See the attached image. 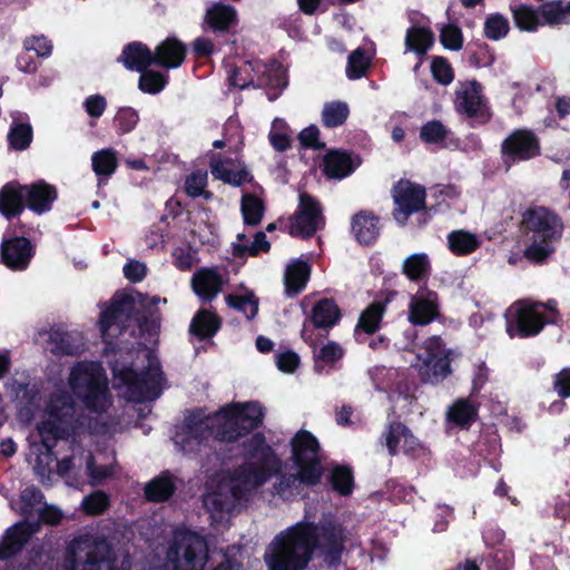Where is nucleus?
<instances>
[{
    "label": "nucleus",
    "instance_id": "nucleus-1",
    "mask_svg": "<svg viewBox=\"0 0 570 570\" xmlns=\"http://www.w3.org/2000/svg\"><path fill=\"white\" fill-rule=\"evenodd\" d=\"M246 461L233 474L224 478L218 489L208 493L204 504L214 522H222L242 501L279 473L282 462L261 433L245 444Z\"/></svg>",
    "mask_w": 570,
    "mask_h": 570
},
{
    "label": "nucleus",
    "instance_id": "nucleus-2",
    "mask_svg": "<svg viewBox=\"0 0 570 570\" xmlns=\"http://www.w3.org/2000/svg\"><path fill=\"white\" fill-rule=\"evenodd\" d=\"M345 540L341 524L324 520L320 524L301 521L278 533L267 546L264 561L268 570H304L314 549L336 560Z\"/></svg>",
    "mask_w": 570,
    "mask_h": 570
},
{
    "label": "nucleus",
    "instance_id": "nucleus-3",
    "mask_svg": "<svg viewBox=\"0 0 570 570\" xmlns=\"http://www.w3.org/2000/svg\"><path fill=\"white\" fill-rule=\"evenodd\" d=\"M89 426L87 415L68 394L59 387L50 396L37 430L29 436V458L42 483L51 481L57 472L52 448L58 440L75 435L78 430Z\"/></svg>",
    "mask_w": 570,
    "mask_h": 570
},
{
    "label": "nucleus",
    "instance_id": "nucleus-4",
    "mask_svg": "<svg viewBox=\"0 0 570 570\" xmlns=\"http://www.w3.org/2000/svg\"><path fill=\"white\" fill-rule=\"evenodd\" d=\"M264 416L257 402L233 403L223 407L213 416L200 414L186 417L177 426L174 443L185 453H198L208 445V436L222 441H236L257 428Z\"/></svg>",
    "mask_w": 570,
    "mask_h": 570
},
{
    "label": "nucleus",
    "instance_id": "nucleus-5",
    "mask_svg": "<svg viewBox=\"0 0 570 570\" xmlns=\"http://www.w3.org/2000/svg\"><path fill=\"white\" fill-rule=\"evenodd\" d=\"M291 446L295 472L282 474L275 485V492L286 499L299 494L303 485L317 484L323 474L320 444L312 433L298 431L292 439Z\"/></svg>",
    "mask_w": 570,
    "mask_h": 570
},
{
    "label": "nucleus",
    "instance_id": "nucleus-6",
    "mask_svg": "<svg viewBox=\"0 0 570 570\" xmlns=\"http://www.w3.org/2000/svg\"><path fill=\"white\" fill-rule=\"evenodd\" d=\"M68 386L89 413H104L111 405L107 376L98 362H79L72 366Z\"/></svg>",
    "mask_w": 570,
    "mask_h": 570
},
{
    "label": "nucleus",
    "instance_id": "nucleus-7",
    "mask_svg": "<svg viewBox=\"0 0 570 570\" xmlns=\"http://www.w3.org/2000/svg\"><path fill=\"white\" fill-rule=\"evenodd\" d=\"M523 224L529 240L524 256L533 262H543L561 237L563 225L560 217L546 207H535L524 214Z\"/></svg>",
    "mask_w": 570,
    "mask_h": 570
},
{
    "label": "nucleus",
    "instance_id": "nucleus-8",
    "mask_svg": "<svg viewBox=\"0 0 570 570\" xmlns=\"http://www.w3.org/2000/svg\"><path fill=\"white\" fill-rule=\"evenodd\" d=\"M66 567L68 570H129V562L111 558V551L104 540L85 534L69 543Z\"/></svg>",
    "mask_w": 570,
    "mask_h": 570
},
{
    "label": "nucleus",
    "instance_id": "nucleus-9",
    "mask_svg": "<svg viewBox=\"0 0 570 570\" xmlns=\"http://www.w3.org/2000/svg\"><path fill=\"white\" fill-rule=\"evenodd\" d=\"M114 387L128 401L142 402L159 396L163 385V373L158 362L151 360L146 372L138 375L131 366L120 363L112 364Z\"/></svg>",
    "mask_w": 570,
    "mask_h": 570
},
{
    "label": "nucleus",
    "instance_id": "nucleus-10",
    "mask_svg": "<svg viewBox=\"0 0 570 570\" xmlns=\"http://www.w3.org/2000/svg\"><path fill=\"white\" fill-rule=\"evenodd\" d=\"M509 335L528 337L541 332L544 324L558 321L557 303L514 302L504 314Z\"/></svg>",
    "mask_w": 570,
    "mask_h": 570
},
{
    "label": "nucleus",
    "instance_id": "nucleus-11",
    "mask_svg": "<svg viewBox=\"0 0 570 570\" xmlns=\"http://www.w3.org/2000/svg\"><path fill=\"white\" fill-rule=\"evenodd\" d=\"M208 559V547L198 533L177 529L167 551L166 570H204Z\"/></svg>",
    "mask_w": 570,
    "mask_h": 570
},
{
    "label": "nucleus",
    "instance_id": "nucleus-12",
    "mask_svg": "<svg viewBox=\"0 0 570 570\" xmlns=\"http://www.w3.org/2000/svg\"><path fill=\"white\" fill-rule=\"evenodd\" d=\"M450 355L451 351L439 336L425 340L415 365L422 380L432 384L443 381L451 373Z\"/></svg>",
    "mask_w": 570,
    "mask_h": 570
},
{
    "label": "nucleus",
    "instance_id": "nucleus-13",
    "mask_svg": "<svg viewBox=\"0 0 570 570\" xmlns=\"http://www.w3.org/2000/svg\"><path fill=\"white\" fill-rule=\"evenodd\" d=\"M324 224L323 209L318 200L306 193H301L297 210L289 218V234L306 238L323 228Z\"/></svg>",
    "mask_w": 570,
    "mask_h": 570
},
{
    "label": "nucleus",
    "instance_id": "nucleus-14",
    "mask_svg": "<svg viewBox=\"0 0 570 570\" xmlns=\"http://www.w3.org/2000/svg\"><path fill=\"white\" fill-rule=\"evenodd\" d=\"M501 151L504 165L510 168L515 163L527 161L539 156L540 140L529 129H517L503 140Z\"/></svg>",
    "mask_w": 570,
    "mask_h": 570
},
{
    "label": "nucleus",
    "instance_id": "nucleus-15",
    "mask_svg": "<svg viewBox=\"0 0 570 570\" xmlns=\"http://www.w3.org/2000/svg\"><path fill=\"white\" fill-rule=\"evenodd\" d=\"M392 197L395 204L394 218L404 225L409 216L425 204V189L409 180H400L392 189Z\"/></svg>",
    "mask_w": 570,
    "mask_h": 570
},
{
    "label": "nucleus",
    "instance_id": "nucleus-16",
    "mask_svg": "<svg viewBox=\"0 0 570 570\" xmlns=\"http://www.w3.org/2000/svg\"><path fill=\"white\" fill-rule=\"evenodd\" d=\"M131 312L132 302L127 297L114 301L101 312L98 325L101 337L108 345L127 326L126 323L129 322Z\"/></svg>",
    "mask_w": 570,
    "mask_h": 570
},
{
    "label": "nucleus",
    "instance_id": "nucleus-17",
    "mask_svg": "<svg viewBox=\"0 0 570 570\" xmlns=\"http://www.w3.org/2000/svg\"><path fill=\"white\" fill-rule=\"evenodd\" d=\"M439 315L438 294L428 288H420L411 296L409 303V321L413 325H428Z\"/></svg>",
    "mask_w": 570,
    "mask_h": 570
},
{
    "label": "nucleus",
    "instance_id": "nucleus-18",
    "mask_svg": "<svg viewBox=\"0 0 570 570\" xmlns=\"http://www.w3.org/2000/svg\"><path fill=\"white\" fill-rule=\"evenodd\" d=\"M33 255L35 248L26 237H11L3 240L0 247L1 262L16 272L27 269Z\"/></svg>",
    "mask_w": 570,
    "mask_h": 570
},
{
    "label": "nucleus",
    "instance_id": "nucleus-19",
    "mask_svg": "<svg viewBox=\"0 0 570 570\" xmlns=\"http://www.w3.org/2000/svg\"><path fill=\"white\" fill-rule=\"evenodd\" d=\"M340 320V309L337 305L331 299H321L315 304L312 311V324H304L302 328V338L309 344L315 346L316 337L314 336V327L316 328H328L334 326Z\"/></svg>",
    "mask_w": 570,
    "mask_h": 570
},
{
    "label": "nucleus",
    "instance_id": "nucleus-20",
    "mask_svg": "<svg viewBox=\"0 0 570 570\" xmlns=\"http://www.w3.org/2000/svg\"><path fill=\"white\" fill-rule=\"evenodd\" d=\"M116 473L114 452H97L86 454V472L88 483L98 485L114 478Z\"/></svg>",
    "mask_w": 570,
    "mask_h": 570
},
{
    "label": "nucleus",
    "instance_id": "nucleus-21",
    "mask_svg": "<svg viewBox=\"0 0 570 570\" xmlns=\"http://www.w3.org/2000/svg\"><path fill=\"white\" fill-rule=\"evenodd\" d=\"M455 109L469 117L480 114L484 101L481 95V86L476 81L460 83L455 92Z\"/></svg>",
    "mask_w": 570,
    "mask_h": 570
},
{
    "label": "nucleus",
    "instance_id": "nucleus-22",
    "mask_svg": "<svg viewBox=\"0 0 570 570\" xmlns=\"http://www.w3.org/2000/svg\"><path fill=\"white\" fill-rule=\"evenodd\" d=\"M224 281L222 275L214 268L203 267L191 277L194 293L204 301H212L222 291Z\"/></svg>",
    "mask_w": 570,
    "mask_h": 570
},
{
    "label": "nucleus",
    "instance_id": "nucleus-23",
    "mask_svg": "<svg viewBox=\"0 0 570 570\" xmlns=\"http://www.w3.org/2000/svg\"><path fill=\"white\" fill-rule=\"evenodd\" d=\"M35 531L36 525L28 522H19L9 528L0 540V560L17 553Z\"/></svg>",
    "mask_w": 570,
    "mask_h": 570
},
{
    "label": "nucleus",
    "instance_id": "nucleus-24",
    "mask_svg": "<svg viewBox=\"0 0 570 570\" xmlns=\"http://www.w3.org/2000/svg\"><path fill=\"white\" fill-rule=\"evenodd\" d=\"M385 442L390 454L395 455L400 452L410 453L417 446V439L402 423H392L386 433Z\"/></svg>",
    "mask_w": 570,
    "mask_h": 570
},
{
    "label": "nucleus",
    "instance_id": "nucleus-25",
    "mask_svg": "<svg viewBox=\"0 0 570 570\" xmlns=\"http://www.w3.org/2000/svg\"><path fill=\"white\" fill-rule=\"evenodd\" d=\"M212 175L233 186H240L252 180V176L248 170L234 161L226 160H213L210 164Z\"/></svg>",
    "mask_w": 570,
    "mask_h": 570
},
{
    "label": "nucleus",
    "instance_id": "nucleus-26",
    "mask_svg": "<svg viewBox=\"0 0 570 570\" xmlns=\"http://www.w3.org/2000/svg\"><path fill=\"white\" fill-rule=\"evenodd\" d=\"M24 193L27 195L28 207L38 214L48 212L57 198L56 188L45 181H38L27 186Z\"/></svg>",
    "mask_w": 570,
    "mask_h": 570
},
{
    "label": "nucleus",
    "instance_id": "nucleus-27",
    "mask_svg": "<svg viewBox=\"0 0 570 570\" xmlns=\"http://www.w3.org/2000/svg\"><path fill=\"white\" fill-rule=\"evenodd\" d=\"M186 48L175 38H167L155 50V63L165 68H177L185 59Z\"/></svg>",
    "mask_w": 570,
    "mask_h": 570
},
{
    "label": "nucleus",
    "instance_id": "nucleus-28",
    "mask_svg": "<svg viewBox=\"0 0 570 570\" xmlns=\"http://www.w3.org/2000/svg\"><path fill=\"white\" fill-rule=\"evenodd\" d=\"M478 416L476 406L466 399L454 401L445 412L449 425L460 429H469Z\"/></svg>",
    "mask_w": 570,
    "mask_h": 570
},
{
    "label": "nucleus",
    "instance_id": "nucleus-29",
    "mask_svg": "<svg viewBox=\"0 0 570 570\" xmlns=\"http://www.w3.org/2000/svg\"><path fill=\"white\" fill-rule=\"evenodd\" d=\"M27 186L14 184L6 185L0 191V212L7 216H16L23 209V202H27Z\"/></svg>",
    "mask_w": 570,
    "mask_h": 570
},
{
    "label": "nucleus",
    "instance_id": "nucleus-30",
    "mask_svg": "<svg viewBox=\"0 0 570 570\" xmlns=\"http://www.w3.org/2000/svg\"><path fill=\"white\" fill-rule=\"evenodd\" d=\"M49 337L50 350L55 354L73 355L85 346L82 336L77 332L52 331Z\"/></svg>",
    "mask_w": 570,
    "mask_h": 570
},
{
    "label": "nucleus",
    "instance_id": "nucleus-31",
    "mask_svg": "<svg viewBox=\"0 0 570 570\" xmlns=\"http://www.w3.org/2000/svg\"><path fill=\"white\" fill-rule=\"evenodd\" d=\"M311 274L309 265L301 259L293 261L284 275L285 289L288 295H296L304 289Z\"/></svg>",
    "mask_w": 570,
    "mask_h": 570
},
{
    "label": "nucleus",
    "instance_id": "nucleus-32",
    "mask_svg": "<svg viewBox=\"0 0 570 570\" xmlns=\"http://www.w3.org/2000/svg\"><path fill=\"white\" fill-rule=\"evenodd\" d=\"M446 239L448 248L458 256L470 255L482 245V238L479 235L464 229L451 232Z\"/></svg>",
    "mask_w": 570,
    "mask_h": 570
},
{
    "label": "nucleus",
    "instance_id": "nucleus-33",
    "mask_svg": "<svg viewBox=\"0 0 570 570\" xmlns=\"http://www.w3.org/2000/svg\"><path fill=\"white\" fill-rule=\"evenodd\" d=\"M121 60L128 69L137 71H144L155 62L154 53L140 42L128 45L122 51Z\"/></svg>",
    "mask_w": 570,
    "mask_h": 570
},
{
    "label": "nucleus",
    "instance_id": "nucleus-34",
    "mask_svg": "<svg viewBox=\"0 0 570 570\" xmlns=\"http://www.w3.org/2000/svg\"><path fill=\"white\" fill-rule=\"evenodd\" d=\"M352 230L360 243L371 244L379 236V220L372 213L361 212L353 218Z\"/></svg>",
    "mask_w": 570,
    "mask_h": 570
},
{
    "label": "nucleus",
    "instance_id": "nucleus-35",
    "mask_svg": "<svg viewBox=\"0 0 570 570\" xmlns=\"http://www.w3.org/2000/svg\"><path fill=\"white\" fill-rule=\"evenodd\" d=\"M56 470L68 483L78 482L81 471H86V455H83L78 445H73L72 454L57 461Z\"/></svg>",
    "mask_w": 570,
    "mask_h": 570
},
{
    "label": "nucleus",
    "instance_id": "nucleus-36",
    "mask_svg": "<svg viewBox=\"0 0 570 570\" xmlns=\"http://www.w3.org/2000/svg\"><path fill=\"white\" fill-rule=\"evenodd\" d=\"M355 168L350 155L341 151L328 153L324 159L325 174L331 178H344Z\"/></svg>",
    "mask_w": 570,
    "mask_h": 570
},
{
    "label": "nucleus",
    "instance_id": "nucleus-37",
    "mask_svg": "<svg viewBox=\"0 0 570 570\" xmlns=\"http://www.w3.org/2000/svg\"><path fill=\"white\" fill-rule=\"evenodd\" d=\"M431 261L425 253L409 255L402 263V272L410 281H421L430 274Z\"/></svg>",
    "mask_w": 570,
    "mask_h": 570
},
{
    "label": "nucleus",
    "instance_id": "nucleus-38",
    "mask_svg": "<svg viewBox=\"0 0 570 570\" xmlns=\"http://www.w3.org/2000/svg\"><path fill=\"white\" fill-rule=\"evenodd\" d=\"M433 33L422 27H412L406 31L405 47L406 50L413 51L419 56H423L433 45Z\"/></svg>",
    "mask_w": 570,
    "mask_h": 570
},
{
    "label": "nucleus",
    "instance_id": "nucleus-39",
    "mask_svg": "<svg viewBox=\"0 0 570 570\" xmlns=\"http://www.w3.org/2000/svg\"><path fill=\"white\" fill-rule=\"evenodd\" d=\"M542 23L560 26L570 23V2L553 1L546 3L540 10Z\"/></svg>",
    "mask_w": 570,
    "mask_h": 570
},
{
    "label": "nucleus",
    "instance_id": "nucleus-40",
    "mask_svg": "<svg viewBox=\"0 0 570 570\" xmlns=\"http://www.w3.org/2000/svg\"><path fill=\"white\" fill-rule=\"evenodd\" d=\"M175 483L169 474H161L145 487V494L149 501L161 502L167 500L175 491Z\"/></svg>",
    "mask_w": 570,
    "mask_h": 570
},
{
    "label": "nucleus",
    "instance_id": "nucleus-41",
    "mask_svg": "<svg viewBox=\"0 0 570 570\" xmlns=\"http://www.w3.org/2000/svg\"><path fill=\"white\" fill-rule=\"evenodd\" d=\"M256 72L262 73L258 83L261 87L282 89L286 86L285 73L278 62H273L269 66L257 65Z\"/></svg>",
    "mask_w": 570,
    "mask_h": 570
},
{
    "label": "nucleus",
    "instance_id": "nucleus-42",
    "mask_svg": "<svg viewBox=\"0 0 570 570\" xmlns=\"http://www.w3.org/2000/svg\"><path fill=\"white\" fill-rule=\"evenodd\" d=\"M43 495L36 487H27L20 494L14 508L24 515H32L42 509Z\"/></svg>",
    "mask_w": 570,
    "mask_h": 570
},
{
    "label": "nucleus",
    "instance_id": "nucleus-43",
    "mask_svg": "<svg viewBox=\"0 0 570 570\" xmlns=\"http://www.w3.org/2000/svg\"><path fill=\"white\" fill-rule=\"evenodd\" d=\"M350 115L348 105L344 101L326 102L322 110V121L328 128L343 125Z\"/></svg>",
    "mask_w": 570,
    "mask_h": 570
},
{
    "label": "nucleus",
    "instance_id": "nucleus-44",
    "mask_svg": "<svg viewBox=\"0 0 570 570\" xmlns=\"http://www.w3.org/2000/svg\"><path fill=\"white\" fill-rule=\"evenodd\" d=\"M219 327L217 317L208 311H199L191 321L190 332L200 338L213 336Z\"/></svg>",
    "mask_w": 570,
    "mask_h": 570
},
{
    "label": "nucleus",
    "instance_id": "nucleus-45",
    "mask_svg": "<svg viewBox=\"0 0 570 570\" xmlns=\"http://www.w3.org/2000/svg\"><path fill=\"white\" fill-rule=\"evenodd\" d=\"M517 27L524 31H534L542 23L539 13L527 4L511 7Z\"/></svg>",
    "mask_w": 570,
    "mask_h": 570
},
{
    "label": "nucleus",
    "instance_id": "nucleus-46",
    "mask_svg": "<svg viewBox=\"0 0 570 570\" xmlns=\"http://www.w3.org/2000/svg\"><path fill=\"white\" fill-rule=\"evenodd\" d=\"M383 314H384V305L382 303L371 304L361 314L355 333L358 334L360 330H362L366 334L374 333L380 326Z\"/></svg>",
    "mask_w": 570,
    "mask_h": 570
},
{
    "label": "nucleus",
    "instance_id": "nucleus-47",
    "mask_svg": "<svg viewBox=\"0 0 570 570\" xmlns=\"http://www.w3.org/2000/svg\"><path fill=\"white\" fill-rule=\"evenodd\" d=\"M268 139L276 150L283 151L289 148L292 142V130L284 119H274L268 134Z\"/></svg>",
    "mask_w": 570,
    "mask_h": 570
},
{
    "label": "nucleus",
    "instance_id": "nucleus-48",
    "mask_svg": "<svg viewBox=\"0 0 570 570\" xmlns=\"http://www.w3.org/2000/svg\"><path fill=\"white\" fill-rule=\"evenodd\" d=\"M242 214L246 225L259 224L264 214V204L261 198L252 194L242 197Z\"/></svg>",
    "mask_w": 570,
    "mask_h": 570
},
{
    "label": "nucleus",
    "instance_id": "nucleus-49",
    "mask_svg": "<svg viewBox=\"0 0 570 570\" xmlns=\"http://www.w3.org/2000/svg\"><path fill=\"white\" fill-rule=\"evenodd\" d=\"M207 22L215 30L227 29L235 19V11L228 6L215 4L207 10Z\"/></svg>",
    "mask_w": 570,
    "mask_h": 570
},
{
    "label": "nucleus",
    "instance_id": "nucleus-50",
    "mask_svg": "<svg viewBox=\"0 0 570 570\" xmlns=\"http://www.w3.org/2000/svg\"><path fill=\"white\" fill-rule=\"evenodd\" d=\"M92 169L98 176H110L117 168L116 153L111 149H102L91 157Z\"/></svg>",
    "mask_w": 570,
    "mask_h": 570
},
{
    "label": "nucleus",
    "instance_id": "nucleus-51",
    "mask_svg": "<svg viewBox=\"0 0 570 570\" xmlns=\"http://www.w3.org/2000/svg\"><path fill=\"white\" fill-rule=\"evenodd\" d=\"M371 59L363 49H355L347 59L346 76L350 79H358L363 77L370 67Z\"/></svg>",
    "mask_w": 570,
    "mask_h": 570
},
{
    "label": "nucleus",
    "instance_id": "nucleus-52",
    "mask_svg": "<svg viewBox=\"0 0 570 570\" xmlns=\"http://www.w3.org/2000/svg\"><path fill=\"white\" fill-rule=\"evenodd\" d=\"M510 26L505 17L499 13L490 14L484 22V33L491 40H500L509 32Z\"/></svg>",
    "mask_w": 570,
    "mask_h": 570
},
{
    "label": "nucleus",
    "instance_id": "nucleus-53",
    "mask_svg": "<svg viewBox=\"0 0 570 570\" xmlns=\"http://www.w3.org/2000/svg\"><path fill=\"white\" fill-rule=\"evenodd\" d=\"M227 304L246 316V318H253L258 312V301L253 294L246 295H229L226 297Z\"/></svg>",
    "mask_w": 570,
    "mask_h": 570
},
{
    "label": "nucleus",
    "instance_id": "nucleus-54",
    "mask_svg": "<svg viewBox=\"0 0 570 570\" xmlns=\"http://www.w3.org/2000/svg\"><path fill=\"white\" fill-rule=\"evenodd\" d=\"M141 76L139 78V88L144 92L147 94H158L160 92L166 83L167 77L157 71H140Z\"/></svg>",
    "mask_w": 570,
    "mask_h": 570
},
{
    "label": "nucleus",
    "instance_id": "nucleus-55",
    "mask_svg": "<svg viewBox=\"0 0 570 570\" xmlns=\"http://www.w3.org/2000/svg\"><path fill=\"white\" fill-rule=\"evenodd\" d=\"M331 482L341 494H348L353 485L352 471L346 466H335L331 472Z\"/></svg>",
    "mask_w": 570,
    "mask_h": 570
},
{
    "label": "nucleus",
    "instance_id": "nucleus-56",
    "mask_svg": "<svg viewBox=\"0 0 570 570\" xmlns=\"http://www.w3.org/2000/svg\"><path fill=\"white\" fill-rule=\"evenodd\" d=\"M173 264L180 271H189L197 262V253L190 246L174 248Z\"/></svg>",
    "mask_w": 570,
    "mask_h": 570
},
{
    "label": "nucleus",
    "instance_id": "nucleus-57",
    "mask_svg": "<svg viewBox=\"0 0 570 570\" xmlns=\"http://www.w3.org/2000/svg\"><path fill=\"white\" fill-rule=\"evenodd\" d=\"M82 509L87 514L102 513L109 505V498L102 491H96L82 500Z\"/></svg>",
    "mask_w": 570,
    "mask_h": 570
},
{
    "label": "nucleus",
    "instance_id": "nucleus-58",
    "mask_svg": "<svg viewBox=\"0 0 570 570\" xmlns=\"http://www.w3.org/2000/svg\"><path fill=\"white\" fill-rule=\"evenodd\" d=\"M239 243L235 245L236 249L240 253H248L250 255H257L259 252H267L269 249V243L266 239V235L263 232L256 233L254 240L250 244L243 243L245 235L238 234Z\"/></svg>",
    "mask_w": 570,
    "mask_h": 570
},
{
    "label": "nucleus",
    "instance_id": "nucleus-59",
    "mask_svg": "<svg viewBox=\"0 0 570 570\" xmlns=\"http://www.w3.org/2000/svg\"><path fill=\"white\" fill-rule=\"evenodd\" d=\"M448 135L445 126L438 120L429 121L422 126L420 137L428 144H436L442 141Z\"/></svg>",
    "mask_w": 570,
    "mask_h": 570
},
{
    "label": "nucleus",
    "instance_id": "nucleus-60",
    "mask_svg": "<svg viewBox=\"0 0 570 570\" xmlns=\"http://www.w3.org/2000/svg\"><path fill=\"white\" fill-rule=\"evenodd\" d=\"M26 51H35L38 57L47 58L52 52V42L45 36H31L23 41Z\"/></svg>",
    "mask_w": 570,
    "mask_h": 570
},
{
    "label": "nucleus",
    "instance_id": "nucleus-61",
    "mask_svg": "<svg viewBox=\"0 0 570 570\" xmlns=\"http://www.w3.org/2000/svg\"><path fill=\"white\" fill-rule=\"evenodd\" d=\"M32 138V130L29 125H17L9 132V142L14 149H24Z\"/></svg>",
    "mask_w": 570,
    "mask_h": 570
},
{
    "label": "nucleus",
    "instance_id": "nucleus-62",
    "mask_svg": "<svg viewBox=\"0 0 570 570\" xmlns=\"http://www.w3.org/2000/svg\"><path fill=\"white\" fill-rule=\"evenodd\" d=\"M139 117L132 108H121L118 110L115 122L120 134L131 131L138 124Z\"/></svg>",
    "mask_w": 570,
    "mask_h": 570
},
{
    "label": "nucleus",
    "instance_id": "nucleus-63",
    "mask_svg": "<svg viewBox=\"0 0 570 570\" xmlns=\"http://www.w3.org/2000/svg\"><path fill=\"white\" fill-rule=\"evenodd\" d=\"M186 191L191 197L200 196L207 185V173L205 170H196L186 178Z\"/></svg>",
    "mask_w": 570,
    "mask_h": 570
},
{
    "label": "nucleus",
    "instance_id": "nucleus-64",
    "mask_svg": "<svg viewBox=\"0 0 570 570\" xmlns=\"http://www.w3.org/2000/svg\"><path fill=\"white\" fill-rule=\"evenodd\" d=\"M431 70L434 79L442 85H449L453 80V70L450 63L443 58H434Z\"/></svg>",
    "mask_w": 570,
    "mask_h": 570
}]
</instances>
